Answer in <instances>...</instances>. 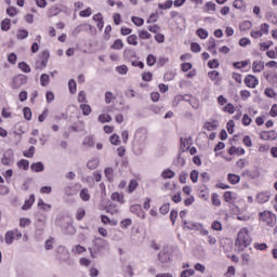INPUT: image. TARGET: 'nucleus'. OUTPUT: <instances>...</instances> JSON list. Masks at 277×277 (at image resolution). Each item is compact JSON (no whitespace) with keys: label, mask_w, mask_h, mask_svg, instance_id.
Masks as SVG:
<instances>
[{"label":"nucleus","mask_w":277,"mask_h":277,"mask_svg":"<svg viewBox=\"0 0 277 277\" xmlns=\"http://www.w3.org/2000/svg\"><path fill=\"white\" fill-rule=\"evenodd\" d=\"M215 40H210L208 45V51L212 53V55H217V50H215Z\"/></svg>","instance_id":"nucleus-45"},{"label":"nucleus","mask_w":277,"mask_h":277,"mask_svg":"<svg viewBox=\"0 0 277 277\" xmlns=\"http://www.w3.org/2000/svg\"><path fill=\"white\" fill-rule=\"evenodd\" d=\"M110 49H113L114 51H121V49H124V42H122V39H117L110 45Z\"/></svg>","instance_id":"nucleus-28"},{"label":"nucleus","mask_w":277,"mask_h":277,"mask_svg":"<svg viewBox=\"0 0 277 277\" xmlns=\"http://www.w3.org/2000/svg\"><path fill=\"white\" fill-rule=\"evenodd\" d=\"M82 145L85 146V148H93L94 137H92V136L84 137Z\"/></svg>","instance_id":"nucleus-36"},{"label":"nucleus","mask_w":277,"mask_h":277,"mask_svg":"<svg viewBox=\"0 0 277 277\" xmlns=\"http://www.w3.org/2000/svg\"><path fill=\"white\" fill-rule=\"evenodd\" d=\"M252 243V236H250V229L248 227H242L237 233L235 239V248L238 252H243L248 246Z\"/></svg>","instance_id":"nucleus-1"},{"label":"nucleus","mask_w":277,"mask_h":277,"mask_svg":"<svg viewBox=\"0 0 277 277\" xmlns=\"http://www.w3.org/2000/svg\"><path fill=\"white\" fill-rule=\"evenodd\" d=\"M49 57H51V54L48 50H44L36 62V70H44L49 64Z\"/></svg>","instance_id":"nucleus-3"},{"label":"nucleus","mask_w":277,"mask_h":277,"mask_svg":"<svg viewBox=\"0 0 277 277\" xmlns=\"http://www.w3.org/2000/svg\"><path fill=\"white\" fill-rule=\"evenodd\" d=\"M21 228H27V226H31V219L22 217L19 219Z\"/></svg>","instance_id":"nucleus-44"},{"label":"nucleus","mask_w":277,"mask_h":277,"mask_svg":"<svg viewBox=\"0 0 277 277\" xmlns=\"http://www.w3.org/2000/svg\"><path fill=\"white\" fill-rule=\"evenodd\" d=\"M113 118L110 117L109 114H101L98 116V122L102 124H105V122H111Z\"/></svg>","instance_id":"nucleus-39"},{"label":"nucleus","mask_w":277,"mask_h":277,"mask_svg":"<svg viewBox=\"0 0 277 277\" xmlns=\"http://www.w3.org/2000/svg\"><path fill=\"white\" fill-rule=\"evenodd\" d=\"M87 168H89V170H96V168H98V160L96 159L90 160L87 163Z\"/></svg>","instance_id":"nucleus-58"},{"label":"nucleus","mask_w":277,"mask_h":277,"mask_svg":"<svg viewBox=\"0 0 277 277\" xmlns=\"http://www.w3.org/2000/svg\"><path fill=\"white\" fill-rule=\"evenodd\" d=\"M233 66L237 70H241V68H246V67L250 66V60L241 61V62H235V63H233Z\"/></svg>","instance_id":"nucleus-26"},{"label":"nucleus","mask_w":277,"mask_h":277,"mask_svg":"<svg viewBox=\"0 0 277 277\" xmlns=\"http://www.w3.org/2000/svg\"><path fill=\"white\" fill-rule=\"evenodd\" d=\"M80 198L83 200V202H88L91 198L90 190H88V188H82L80 190Z\"/></svg>","instance_id":"nucleus-35"},{"label":"nucleus","mask_w":277,"mask_h":277,"mask_svg":"<svg viewBox=\"0 0 277 277\" xmlns=\"http://www.w3.org/2000/svg\"><path fill=\"white\" fill-rule=\"evenodd\" d=\"M241 123L243 124V127H250V124H252V118H250L248 114H245L242 116Z\"/></svg>","instance_id":"nucleus-53"},{"label":"nucleus","mask_w":277,"mask_h":277,"mask_svg":"<svg viewBox=\"0 0 277 277\" xmlns=\"http://www.w3.org/2000/svg\"><path fill=\"white\" fill-rule=\"evenodd\" d=\"M194 274H196V271L194 269H185L181 273V277H192L194 276Z\"/></svg>","instance_id":"nucleus-64"},{"label":"nucleus","mask_w":277,"mask_h":277,"mask_svg":"<svg viewBox=\"0 0 277 277\" xmlns=\"http://www.w3.org/2000/svg\"><path fill=\"white\" fill-rule=\"evenodd\" d=\"M272 47H274V41H272V40L261 41L259 43V49L262 52L269 51V49H272Z\"/></svg>","instance_id":"nucleus-20"},{"label":"nucleus","mask_w":277,"mask_h":277,"mask_svg":"<svg viewBox=\"0 0 277 277\" xmlns=\"http://www.w3.org/2000/svg\"><path fill=\"white\" fill-rule=\"evenodd\" d=\"M219 127L217 120H213V121H208L205 123L203 129H206V131H215Z\"/></svg>","instance_id":"nucleus-22"},{"label":"nucleus","mask_w":277,"mask_h":277,"mask_svg":"<svg viewBox=\"0 0 277 277\" xmlns=\"http://www.w3.org/2000/svg\"><path fill=\"white\" fill-rule=\"evenodd\" d=\"M17 168L19 170H24V171H27L29 170V160L27 159H21L17 161Z\"/></svg>","instance_id":"nucleus-30"},{"label":"nucleus","mask_w":277,"mask_h":277,"mask_svg":"<svg viewBox=\"0 0 277 277\" xmlns=\"http://www.w3.org/2000/svg\"><path fill=\"white\" fill-rule=\"evenodd\" d=\"M132 23H134L136 27H142V25H144V18L138 16H132Z\"/></svg>","instance_id":"nucleus-57"},{"label":"nucleus","mask_w":277,"mask_h":277,"mask_svg":"<svg viewBox=\"0 0 277 277\" xmlns=\"http://www.w3.org/2000/svg\"><path fill=\"white\" fill-rule=\"evenodd\" d=\"M146 64L147 66H155L157 64V56L148 54L146 57Z\"/></svg>","instance_id":"nucleus-43"},{"label":"nucleus","mask_w":277,"mask_h":277,"mask_svg":"<svg viewBox=\"0 0 277 277\" xmlns=\"http://www.w3.org/2000/svg\"><path fill=\"white\" fill-rule=\"evenodd\" d=\"M233 8H235L236 10H246V8H247L246 1L234 0Z\"/></svg>","instance_id":"nucleus-33"},{"label":"nucleus","mask_w":277,"mask_h":277,"mask_svg":"<svg viewBox=\"0 0 277 277\" xmlns=\"http://www.w3.org/2000/svg\"><path fill=\"white\" fill-rule=\"evenodd\" d=\"M260 220L266 224V226L274 227L276 226V214L264 211L260 213Z\"/></svg>","instance_id":"nucleus-4"},{"label":"nucleus","mask_w":277,"mask_h":277,"mask_svg":"<svg viewBox=\"0 0 277 277\" xmlns=\"http://www.w3.org/2000/svg\"><path fill=\"white\" fill-rule=\"evenodd\" d=\"M216 8L217 5L213 1H209L202 6V10L206 14H213Z\"/></svg>","instance_id":"nucleus-15"},{"label":"nucleus","mask_w":277,"mask_h":277,"mask_svg":"<svg viewBox=\"0 0 277 277\" xmlns=\"http://www.w3.org/2000/svg\"><path fill=\"white\" fill-rule=\"evenodd\" d=\"M21 239V237H23V234H21V232H18V229H14L11 232H8L5 234V243H12L14 241V239Z\"/></svg>","instance_id":"nucleus-8"},{"label":"nucleus","mask_w":277,"mask_h":277,"mask_svg":"<svg viewBox=\"0 0 277 277\" xmlns=\"http://www.w3.org/2000/svg\"><path fill=\"white\" fill-rule=\"evenodd\" d=\"M104 174L109 183H114V169L113 168H106L104 171Z\"/></svg>","instance_id":"nucleus-34"},{"label":"nucleus","mask_w":277,"mask_h":277,"mask_svg":"<svg viewBox=\"0 0 277 277\" xmlns=\"http://www.w3.org/2000/svg\"><path fill=\"white\" fill-rule=\"evenodd\" d=\"M140 40H150L153 38V35L148 32L146 29H141L137 31Z\"/></svg>","instance_id":"nucleus-24"},{"label":"nucleus","mask_w":277,"mask_h":277,"mask_svg":"<svg viewBox=\"0 0 277 277\" xmlns=\"http://www.w3.org/2000/svg\"><path fill=\"white\" fill-rule=\"evenodd\" d=\"M68 88L70 94H77V82L75 81V79H70L68 81Z\"/></svg>","instance_id":"nucleus-42"},{"label":"nucleus","mask_w":277,"mask_h":277,"mask_svg":"<svg viewBox=\"0 0 277 277\" xmlns=\"http://www.w3.org/2000/svg\"><path fill=\"white\" fill-rule=\"evenodd\" d=\"M31 172H44V164L42 162H34L30 166Z\"/></svg>","instance_id":"nucleus-25"},{"label":"nucleus","mask_w":277,"mask_h":277,"mask_svg":"<svg viewBox=\"0 0 277 277\" xmlns=\"http://www.w3.org/2000/svg\"><path fill=\"white\" fill-rule=\"evenodd\" d=\"M6 14L11 17L16 16V14H18V9L15 6H10L6 9Z\"/></svg>","instance_id":"nucleus-62"},{"label":"nucleus","mask_w":277,"mask_h":277,"mask_svg":"<svg viewBox=\"0 0 277 277\" xmlns=\"http://www.w3.org/2000/svg\"><path fill=\"white\" fill-rule=\"evenodd\" d=\"M174 176H176V173L171 169H164L161 172V177L164 179V180L174 179Z\"/></svg>","instance_id":"nucleus-23"},{"label":"nucleus","mask_w":277,"mask_h":277,"mask_svg":"<svg viewBox=\"0 0 277 277\" xmlns=\"http://www.w3.org/2000/svg\"><path fill=\"white\" fill-rule=\"evenodd\" d=\"M208 77L214 82V85H220L222 81V78H220V71L217 70L209 71Z\"/></svg>","instance_id":"nucleus-12"},{"label":"nucleus","mask_w":277,"mask_h":277,"mask_svg":"<svg viewBox=\"0 0 277 277\" xmlns=\"http://www.w3.org/2000/svg\"><path fill=\"white\" fill-rule=\"evenodd\" d=\"M111 101H116V97L114 96V93L107 91V92L105 93V103H106L107 105H109V104L111 103Z\"/></svg>","instance_id":"nucleus-56"},{"label":"nucleus","mask_w":277,"mask_h":277,"mask_svg":"<svg viewBox=\"0 0 277 277\" xmlns=\"http://www.w3.org/2000/svg\"><path fill=\"white\" fill-rule=\"evenodd\" d=\"M40 83L42 88H47L51 83V77L48 74H42L40 76Z\"/></svg>","instance_id":"nucleus-32"},{"label":"nucleus","mask_w":277,"mask_h":277,"mask_svg":"<svg viewBox=\"0 0 277 277\" xmlns=\"http://www.w3.org/2000/svg\"><path fill=\"white\" fill-rule=\"evenodd\" d=\"M243 83L246 88H251L252 90H254V88L259 85V78H256V76L254 75H247L243 79Z\"/></svg>","instance_id":"nucleus-6"},{"label":"nucleus","mask_w":277,"mask_h":277,"mask_svg":"<svg viewBox=\"0 0 277 277\" xmlns=\"http://www.w3.org/2000/svg\"><path fill=\"white\" fill-rule=\"evenodd\" d=\"M228 155H237L238 157H241L243 155H246V149H243V147H235L232 146L228 150H227Z\"/></svg>","instance_id":"nucleus-18"},{"label":"nucleus","mask_w":277,"mask_h":277,"mask_svg":"<svg viewBox=\"0 0 277 277\" xmlns=\"http://www.w3.org/2000/svg\"><path fill=\"white\" fill-rule=\"evenodd\" d=\"M142 81H146L147 83H149V81H153V72L150 71H144L142 75Z\"/></svg>","instance_id":"nucleus-48"},{"label":"nucleus","mask_w":277,"mask_h":277,"mask_svg":"<svg viewBox=\"0 0 277 277\" xmlns=\"http://www.w3.org/2000/svg\"><path fill=\"white\" fill-rule=\"evenodd\" d=\"M37 207L39 211H45V212L51 211L53 209V206H51V203L44 202L43 199L38 200Z\"/></svg>","instance_id":"nucleus-19"},{"label":"nucleus","mask_w":277,"mask_h":277,"mask_svg":"<svg viewBox=\"0 0 277 277\" xmlns=\"http://www.w3.org/2000/svg\"><path fill=\"white\" fill-rule=\"evenodd\" d=\"M211 202L214 207H221L222 206V201L220 200V195H217V193H213L211 195Z\"/></svg>","instance_id":"nucleus-37"},{"label":"nucleus","mask_w":277,"mask_h":277,"mask_svg":"<svg viewBox=\"0 0 277 277\" xmlns=\"http://www.w3.org/2000/svg\"><path fill=\"white\" fill-rule=\"evenodd\" d=\"M260 140H264L265 142H274V140H277V132L275 130L262 131L260 133Z\"/></svg>","instance_id":"nucleus-7"},{"label":"nucleus","mask_w":277,"mask_h":277,"mask_svg":"<svg viewBox=\"0 0 277 277\" xmlns=\"http://www.w3.org/2000/svg\"><path fill=\"white\" fill-rule=\"evenodd\" d=\"M223 199L225 202L233 205V202H235V200H237V194L234 192L227 190L224 193Z\"/></svg>","instance_id":"nucleus-11"},{"label":"nucleus","mask_w":277,"mask_h":277,"mask_svg":"<svg viewBox=\"0 0 277 277\" xmlns=\"http://www.w3.org/2000/svg\"><path fill=\"white\" fill-rule=\"evenodd\" d=\"M158 259H159L160 263H168L170 261V254H168L166 252H160L158 254Z\"/></svg>","instance_id":"nucleus-47"},{"label":"nucleus","mask_w":277,"mask_h":277,"mask_svg":"<svg viewBox=\"0 0 277 277\" xmlns=\"http://www.w3.org/2000/svg\"><path fill=\"white\" fill-rule=\"evenodd\" d=\"M18 68L19 70H22V72H31V67H29V65L26 64L25 62H21L18 64Z\"/></svg>","instance_id":"nucleus-52"},{"label":"nucleus","mask_w":277,"mask_h":277,"mask_svg":"<svg viewBox=\"0 0 277 277\" xmlns=\"http://www.w3.org/2000/svg\"><path fill=\"white\" fill-rule=\"evenodd\" d=\"M29 31L25 29H18L16 34L17 40H25V38H28Z\"/></svg>","instance_id":"nucleus-41"},{"label":"nucleus","mask_w":277,"mask_h":277,"mask_svg":"<svg viewBox=\"0 0 277 277\" xmlns=\"http://www.w3.org/2000/svg\"><path fill=\"white\" fill-rule=\"evenodd\" d=\"M93 21L97 23L96 24L97 29H100V31H103V28L105 27V21H103V14L97 13L93 15Z\"/></svg>","instance_id":"nucleus-14"},{"label":"nucleus","mask_w":277,"mask_h":277,"mask_svg":"<svg viewBox=\"0 0 277 277\" xmlns=\"http://www.w3.org/2000/svg\"><path fill=\"white\" fill-rule=\"evenodd\" d=\"M227 181L230 183V185H237L241 181V176L235 174V173H229L227 175Z\"/></svg>","instance_id":"nucleus-21"},{"label":"nucleus","mask_w":277,"mask_h":277,"mask_svg":"<svg viewBox=\"0 0 277 277\" xmlns=\"http://www.w3.org/2000/svg\"><path fill=\"white\" fill-rule=\"evenodd\" d=\"M27 83V77L25 75H17L12 79L11 88L13 90H18L22 85Z\"/></svg>","instance_id":"nucleus-5"},{"label":"nucleus","mask_w":277,"mask_h":277,"mask_svg":"<svg viewBox=\"0 0 277 277\" xmlns=\"http://www.w3.org/2000/svg\"><path fill=\"white\" fill-rule=\"evenodd\" d=\"M222 111H224V114H235L236 108L235 105H233V103H227L224 105V107L222 108Z\"/></svg>","instance_id":"nucleus-31"},{"label":"nucleus","mask_w":277,"mask_h":277,"mask_svg":"<svg viewBox=\"0 0 277 277\" xmlns=\"http://www.w3.org/2000/svg\"><path fill=\"white\" fill-rule=\"evenodd\" d=\"M35 154H36V147H34V146H30L27 151L23 153L24 157H27L28 159L34 158Z\"/></svg>","instance_id":"nucleus-54"},{"label":"nucleus","mask_w":277,"mask_h":277,"mask_svg":"<svg viewBox=\"0 0 277 277\" xmlns=\"http://www.w3.org/2000/svg\"><path fill=\"white\" fill-rule=\"evenodd\" d=\"M159 211L161 215H168V213H170V203L162 205Z\"/></svg>","instance_id":"nucleus-60"},{"label":"nucleus","mask_w":277,"mask_h":277,"mask_svg":"<svg viewBox=\"0 0 277 277\" xmlns=\"http://www.w3.org/2000/svg\"><path fill=\"white\" fill-rule=\"evenodd\" d=\"M34 202H36V195H30L28 199L25 200L24 205L22 206V211H29L31 207H34Z\"/></svg>","instance_id":"nucleus-10"},{"label":"nucleus","mask_w":277,"mask_h":277,"mask_svg":"<svg viewBox=\"0 0 277 277\" xmlns=\"http://www.w3.org/2000/svg\"><path fill=\"white\" fill-rule=\"evenodd\" d=\"M198 176H200V173H198V170H193L190 172V181H192V183H198Z\"/></svg>","instance_id":"nucleus-61"},{"label":"nucleus","mask_w":277,"mask_h":277,"mask_svg":"<svg viewBox=\"0 0 277 277\" xmlns=\"http://www.w3.org/2000/svg\"><path fill=\"white\" fill-rule=\"evenodd\" d=\"M138 187H140V182L135 179H132L129 182L126 192H127V194H133V192H135V189H137Z\"/></svg>","instance_id":"nucleus-16"},{"label":"nucleus","mask_w":277,"mask_h":277,"mask_svg":"<svg viewBox=\"0 0 277 277\" xmlns=\"http://www.w3.org/2000/svg\"><path fill=\"white\" fill-rule=\"evenodd\" d=\"M23 115H24L25 120H28V121L31 120V117H32L31 108L24 107Z\"/></svg>","instance_id":"nucleus-51"},{"label":"nucleus","mask_w":277,"mask_h":277,"mask_svg":"<svg viewBox=\"0 0 277 277\" xmlns=\"http://www.w3.org/2000/svg\"><path fill=\"white\" fill-rule=\"evenodd\" d=\"M127 42H128V44H130L131 47H137V44H140L137 35H130V36H128Z\"/></svg>","instance_id":"nucleus-29"},{"label":"nucleus","mask_w":277,"mask_h":277,"mask_svg":"<svg viewBox=\"0 0 277 277\" xmlns=\"http://www.w3.org/2000/svg\"><path fill=\"white\" fill-rule=\"evenodd\" d=\"M269 35V24L267 23H262L260 25V30L253 29L250 32L251 38L253 40H259V38H263V36H268Z\"/></svg>","instance_id":"nucleus-2"},{"label":"nucleus","mask_w":277,"mask_h":277,"mask_svg":"<svg viewBox=\"0 0 277 277\" xmlns=\"http://www.w3.org/2000/svg\"><path fill=\"white\" fill-rule=\"evenodd\" d=\"M79 16L81 18H88V17L92 16V8H87L85 10L80 11Z\"/></svg>","instance_id":"nucleus-50"},{"label":"nucleus","mask_w":277,"mask_h":277,"mask_svg":"<svg viewBox=\"0 0 277 277\" xmlns=\"http://www.w3.org/2000/svg\"><path fill=\"white\" fill-rule=\"evenodd\" d=\"M80 109L83 116H90L92 114V107L88 104H81Z\"/></svg>","instance_id":"nucleus-40"},{"label":"nucleus","mask_w":277,"mask_h":277,"mask_svg":"<svg viewBox=\"0 0 277 277\" xmlns=\"http://www.w3.org/2000/svg\"><path fill=\"white\" fill-rule=\"evenodd\" d=\"M2 166H12V158L8 157L6 155H3L1 158Z\"/></svg>","instance_id":"nucleus-63"},{"label":"nucleus","mask_w":277,"mask_h":277,"mask_svg":"<svg viewBox=\"0 0 277 277\" xmlns=\"http://www.w3.org/2000/svg\"><path fill=\"white\" fill-rule=\"evenodd\" d=\"M84 217H85V209L79 208L76 213V220H78V222H81V220H83Z\"/></svg>","instance_id":"nucleus-49"},{"label":"nucleus","mask_w":277,"mask_h":277,"mask_svg":"<svg viewBox=\"0 0 277 277\" xmlns=\"http://www.w3.org/2000/svg\"><path fill=\"white\" fill-rule=\"evenodd\" d=\"M253 248L255 250H260L261 252H265V250H267V243H265V242H262V243L254 242Z\"/></svg>","instance_id":"nucleus-55"},{"label":"nucleus","mask_w":277,"mask_h":277,"mask_svg":"<svg viewBox=\"0 0 277 277\" xmlns=\"http://www.w3.org/2000/svg\"><path fill=\"white\" fill-rule=\"evenodd\" d=\"M174 5V2L172 0H167L163 3H159L158 8L159 10H170Z\"/></svg>","instance_id":"nucleus-38"},{"label":"nucleus","mask_w":277,"mask_h":277,"mask_svg":"<svg viewBox=\"0 0 277 277\" xmlns=\"http://www.w3.org/2000/svg\"><path fill=\"white\" fill-rule=\"evenodd\" d=\"M1 30L2 31H10L11 27H12V21L10 18H4L2 22H1Z\"/></svg>","instance_id":"nucleus-27"},{"label":"nucleus","mask_w":277,"mask_h":277,"mask_svg":"<svg viewBox=\"0 0 277 277\" xmlns=\"http://www.w3.org/2000/svg\"><path fill=\"white\" fill-rule=\"evenodd\" d=\"M269 198H272V195L269 194V192L264 190V192H260L256 195V201L260 205H265V202H269Z\"/></svg>","instance_id":"nucleus-9"},{"label":"nucleus","mask_w":277,"mask_h":277,"mask_svg":"<svg viewBox=\"0 0 277 277\" xmlns=\"http://www.w3.org/2000/svg\"><path fill=\"white\" fill-rule=\"evenodd\" d=\"M110 199L113 202H119V205H124L126 202L123 193L115 192L110 195Z\"/></svg>","instance_id":"nucleus-13"},{"label":"nucleus","mask_w":277,"mask_h":277,"mask_svg":"<svg viewBox=\"0 0 277 277\" xmlns=\"http://www.w3.org/2000/svg\"><path fill=\"white\" fill-rule=\"evenodd\" d=\"M78 103H88V96L85 95V91H80L78 93Z\"/></svg>","instance_id":"nucleus-59"},{"label":"nucleus","mask_w":277,"mask_h":277,"mask_svg":"<svg viewBox=\"0 0 277 277\" xmlns=\"http://www.w3.org/2000/svg\"><path fill=\"white\" fill-rule=\"evenodd\" d=\"M196 34L201 38V40H207V38H209V32L205 30V28L197 29Z\"/></svg>","instance_id":"nucleus-46"},{"label":"nucleus","mask_w":277,"mask_h":277,"mask_svg":"<svg viewBox=\"0 0 277 277\" xmlns=\"http://www.w3.org/2000/svg\"><path fill=\"white\" fill-rule=\"evenodd\" d=\"M265 70V63L263 61H254L252 63L253 72H263Z\"/></svg>","instance_id":"nucleus-17"}]
</instances>
